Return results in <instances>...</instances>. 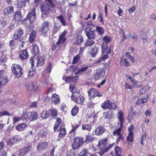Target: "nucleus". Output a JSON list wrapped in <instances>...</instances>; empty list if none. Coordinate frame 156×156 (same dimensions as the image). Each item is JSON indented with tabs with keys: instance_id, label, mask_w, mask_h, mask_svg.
<instances>
[{
	"instance_id": "35",
	"label": "nucleus",
	"mask_w": 156,
	"mask_h": 156,
	"mask_svg": "<svg viewBox=\"0 0 156 156\" xmlns=\"http://www.w3.org/2000/svg\"><path fill=\"white\" fill-rule=\"evenodd\" d=\"M9 81L8 78L6 76H3V77L0 78V82L1 85H5Z\"/></svg>"
},
{
	"instance_id": "9",
	"label": "nucleus",
	"mask_w": 156,
	"mask_h": 156,
	"mask_svg": "<svg viewBox=\"0 0 156 156\" xmlns=\"http://www.w3.org/2000/svg\"><path fill=\"white\" fill-rule=\"evenodd\" d=\"M50 24V23L48 21L44 22L40 28V31L44 34H46L49 30V26Z\"/></svg>"
},
{
	"instance_id": "31",
	"label": "nucleus",
	"mask_w": 156,
	"mask_h": 156,
	"mask_svg": "<svg viewBox=\"0 0 156 156\" xmlns=\"http://www.w3.org/2000/svg\"><path fill=\"white\" fill-rule=\"evenodd\" d=\"M50 114L48 110L44 111L41 114V118L44 119H46L49 117Z\"/></svg>"
},
{
	"instance_id": "41",
	"label": "nucleus",
	"mask_w": 156,
	"mask_h": 156,
	"mask_svg": "<svg viewBox=\"0 0 156 156\" xmlns=\"http://www.w3.org/2000/svg\"><path fill=\"white\" fill-rule=\"evenodd\" d=\"M127 35L128 37H126V39H129L130 37H131L134 41H136L137 40V35L135 34H131L130 32H129Z\"/></svg>"
},
{
	"instance_id": "47",
	"label": "nucleus",
	"mask_w": 156,
	"mask_h": 156,
	"mask_svg": "<svg viewBox=\"0 0 156 156\" xmlns=\"http://www.w3.org/2000/svg\"><path fill=\"white\" fill-rule=\"evenodd\" d=\"M111 53V49L108 50V51H105L104 54H103V56L102 57L104 58V60L108 58L109 57V55H110Z\"/></svg>"
},
{
	"instance_id": "2",
	"label": "nucleus",
	"mask_w": 156,
	"mask_h": 156,
	"mask_svg": "<svg viewBox=\"0 0 156 156\" xmlns=\"http://www.w3.org/2000/svg\"><path fill=\"white\" fill-rule=\"evenodd\" d=\"M12 72L17 78L20 77L22 74V69L20 66L17 64L12 65L11 67Z\"/></svg>"
},
{
	"instance_id": "15",
	"label": "nucleus",
	"mask_w": 156,
	"mask_h": 156,
	"mask_svg": "<svg viewBox=\"0 0 156 156\" xmlns=\"http://www.w3.org/2000/svg\"><path fill=\"white\" fill-rule=\"evenodd\" d=\"M105 76V70L104 69H100L97 70L95 74V79L98 80L102 78Z\"/></svg>"
},
{
	"instance_id": "56",
	"label": "nucleus",
	"mask_w": 156,
	"mask_h": 156,
	"mask_svg": "<svg viewBox=\"0 0 156 156\" xmlns=\"http://www.w3.org/2000/svg\"><path fill=\"white\" fill-rule=\"evenodd\" d=\"M47 133L46 132L43 131H41L39 134L41 137L43 138H47Z\"/></svg>"
},
{
	"instance_id": "7",
	"label": "nucleus",
	"mask_w": 156,
	"mask_h": 156,
	"mask_svg": "<svg viewBox=\"0 0 156 156\" xmlns=\"http://www.w3.org/2000/svg\"><path fill=\"white\" fill-rule=\"evenodd\" d=\"M24 116L25 118L31 121L36 120L38 118L37 113L34 111L28 112L24 114Z\"/></svg>"
},
{
	"instance_id": "34",
	"label": "nucleus",
	"mask_w": 156,
	"mask_h": 156,
	"mask_svg": "<svg viewBox=\"0 0 156 156\" xmlns=\"http://www.w3.org/2000/svg\"><path fill=\"white\" fill-rule=\"evenodd\" d=\"M95 30L98 34L101 36H102L104 33V29L102 27L98 26H96Z\"/></svg>"
},
{
	"instance_id": "40",
	"label": "nucleus",
	"mask_w": 156,
	"mask_h": 156,
	"mask_svg": "<svg viewBox=\"0 0 156 156\" xmlns=\"http://www.w3.org/2000/svg\"><path fill=\"white\" fill-rule=\"evenodd\" d=\"M82 129L83 130H86L88 131H90L92 129V127L90 125L85 124L82 126Z\"/></svg>"
},
{
	"instance_id": "29",
	"label": "nucleus",
	"mask_w": 156,
	"mask_h": 156,
	"mask_svg": "<svg viewBox=\"0 0 156 156\" xmlns=\"http://www.w3.org/2000/svg\"><path fill=\"white\" fill-rule=\"evenodd\" d=\"M108 140L107 138L101 139L99 140L98 144V146L99 147H101L102 146H105L107 144V141Z\"/></svg>"
},
{
	"instance_id": "63",
	"label": "nucleus",
	"mask_w": 156,
	"mask_h": 156,
	"mask_svg": "<svg viewBox=\"0 0 156 156\" xmlns=\"http://www.w3.org/2000/svg\"><path fill=\"white\" fill-rule=\"evenodd\" d=\"M5 115L10 116V115L7 111H5L3 112H0V117Z\"/></svg>"
},
{
	"instance_id": "12",
	"label": "nucleus",
	"mask_w": 156,
	"mask_h": 156,
	"mask_svg": "<svg viewBox=\"0 0 156 156\" xmlns=\"http://www.w3.org/2000/svg\"><path fill=\"white\" fill-rule=\"evenodd\" d=\"M88 95L91 98L98 96L100 97L102 94L100 93L97 90L94 88L90 89L88 92Z\"/></svg>"
},
{
	"instance_id": "1",
	"label": "nucleus",
	"mask_w": 156,
	"mask_h": 156,
	"mask_svg": "<svg viewBox=\"0 0 156 156\" xmlns=\"http://www.w3.org/2000/svg\"><path fill=\"white\" fill-rule=\"evenodd\" d=\"M48 3H42L40 8L41 12V18L44 20L49 15L51 8Z\"/></svg>"
},
{
	"instance_id": "14",
	"label": "nucleus",
	"mask_w": 156,
	"mask_h": 156,
	"mask_svg": "<svg viewBox=\"0 0 156 156\" xmlns=\"http://www.w3.org/2000/svg\"><path fill=\"white\" fill-rule=\"evenodd\" d=\"M115 143H112L109 145L107 147L104 148H100L99 151L98 153L101 156L103 155L105 153L107 152L113 146L115 145Z\"/></svg>"
},
{
	"instance_id": "39",
	"label": "nucleus",
	"mask_w": 156,
	"mask_h": 156,
	"mask_svg": "<svg viewBox=\"0 0 156 156\" xmlns=\"http://www.w3.org/2000/svg\"><path fill=\"white\" fill-rule=\"evenodd\" d=\"M57 18L60 21L61 24L62 25L65 26L66 25V22L62 15H60L59 16H57Z\"/></svg>"
},
{
	"instance_id": "27",
	"label": "nucleus",
	"mask_w": 156,
	"mask_h": 156,
	"mask_svg": "<svg viewBox=\"0 0 156 156\" xmlns=\"http://www.w3.org/2000/svg\"><path fill=\"white\" fill-rule=\"evenodd\" d=\"M99 48L98 46H95L94 48H92L91 53V56L94 57L98 54L99 51Z\"/></svg>"
},
{
	"instance_id": "36",
	"label": "nucleus",
	"mask_w": 156,
	"mask_h": 156,
	"mask_svg": "<svg viewBox=\"0 0 156 156\" xmlns=\"http://www.w3.org/2000/svg\"><path fill=\"white\" fill-rule=\"evenodd\" d=\"M50 115H51L53 117H57V110L55 108H52L48 110Z\"/></svg>"
},
{
	"instance_id": "60",
	"label": "nucleus",
	"mask_w": 156,
	"mask_h": 156,
	"mask_svg": "<svg viewBox=\"0 0 156 156\" xmlns=\"http://www.w3.org/2000/svg\"><path fill=\"white\" fill-rule=\"evenodd\" d=\"M14 142L15 143L17 142L18 141H20L21 139V137L19 136L16 135L12 137Z\"/></svg>"
},
{
	"instance_id": "38",
	"label": "nucleus",
	"mask_w": 156,
	"mask_h": 156,
	"mask_svg": "<svg viewBox=\"0 0 156 156\" xmlns=\"http://www.w3.org/2000/svg\"><path fill=\"white\" fill-rule=\"evenodd\" d=\"M60 132L59 133L58 136L60 138H62L66 135V130L65 129V128H63L62 129H60Z\"/></svg>"
},
{
	"instance_id": "62",
	"label": "nucleus",
	"mask_w": 156,
	"mask_h": 156,
	"mask_svg": "<svg viewBox=\"0 0 156 156\" xmlns=\"http://www.w3.org/2000/svg\"><path fill=\"white\" fill-rule=\"evenodd\" d=\"M15 143L14 142L13 139L12 138H10L9 139L7 143V144L10 146H12Z\"/></svg>"
},
{
	"instance_id": "3",
	"label": "nucleus",
	"mask_w": 156,
	"mask_h": 156,
	"mask_svg": "<svg viewBox=\"0 0 156 156\" xmlns=\"http://www.w3.org/2000/svg\"><path fill=\"white\" fill-rule=\"evenodd\" d=\"M101 107L104 109H116L117 107L115 103L111 102L107 100L104 101L101 105Z\"/></svg>"
},
{
	"instance_id": "44",
	"label": "nucleus",
	"mask_w": 156,
	"mask_h": 156,
	"mask_svg": "<svg viewBox=\"0 0 156 156\" xmlns=\"http://www.w3.org/2000/svg\"><path fill=\"white\" fill-rule=\"evenodd\" d=\"M33 53L36 55L39 53V48L37 45L34 44L33 46Z\"/></svg>"
},
{
	"instance_id": "61",
	"label": "nucleus",
	"mask_w": 156,
	"mask_h": 156,
	"mask_svg": "<svg viewBox=\"0 0 156 156\" xmlns=\"http://www.w3.org/2000/svg\"><path fill=\"white\" fill-rule=\"evenodd\" d=\"M43 3H48L49 5H50L51 7L52 8H54L55 7V5L53 3L51 0H45V2Z\"/></svg>"
},
{
	"instance_id": "59",
	"label": "nucleus",
	"mask_w": 156,
	"mask_h": 156,
	"mask_svg": "<svg viewBox=\"0 0 156 156\" xmlns=\"http://www.w3.org/2000/svg\"><path fill=\"white\" fill-rule=\"evenodd\" d=\"M86 152L87 150L86 149L83 148L81 150L78 156H86Z\"/></svg>"
},
{
	"instance_id": "20",
	"label": "nucleus",
	"mask_w": 156,
	"mask_h": 156,
	"mask_svg": "<svg viewBox=\"0 0 156 156\" xmlns=\"http://www.w3.org/2000/svg\"><path fill=\"white\" fill-rule=\"evenodd\" d=\"M23 30L20 28L16 30L13 36V38L16 40L19 39L23 35Z\"/></svg>"
},
{
	"instance_id": "48",
	"label": "nucleus",
	"mask_w": 156,
	"mask_h": 156,
	"mask_svg": "<svg viewBox=\"0 0 156 156\" xmlns=\"http://www.w3.org/2000/svg\"><path fill=\"white\" fill-rule=\"evenodd\" d=\"M95 43V41L93 40H88L87 41L85 44V46L87 47H90Z\"/></svg>"
},
{
	"instance_id": "6",
	"label": "nucleus",
	"mask_w": 156,
	"mask_h": 156,
	"mask_svg": "<svg viewBox=\"0 0 156 156\" xmlns=\"http://www.w3.org/2000/svg\"><path fill=\"white\" fill-rule=\"evenodd\" d=\"M35 10V8H33L31 11L29 13L27 16L25 18V20H29L30 24L33 23L36 18Z\"/></svg>"
},
{
	"instance_id": "19",
	"label": "nucleus",
	"mask_w": 156,
	"mask_h": 156,
	"mask_svg": "<svg viewBox=\"0 0 156 156\" xmlns=\"http://www.w3.org/2000/svg\"><path fill=\"white\" fill-rule=\"evenodd\" d=\"M26 87L27 90L31 91L34 90L35 91L38 89V87L37 86H35L33 83H29L27 84Z\"/></svg>"
},
{
	"instance_id": "33",
	"label": "nucleus",
	"mask_w": 156,
	"mask_h": 156,
	"mask_svg": "<svg viewBox=\"0 0 156 156\" xmlns=\"http://www.w3.org/2000/svg\"><path fill=\"white\" fill-rule=\"evenodd\" d=\"M108 45L105 42H103L102 44L101 49L102 54H104L105 51H108V50L111 49L110 48H107Z\"/></svg>"
},
{
	"instance_id": "23",
	"label": "nucleus",
	"mask_w": 156,
	"mask_h": 156,
	"mask_svg": "<svg viewBox=\"0 0 156 156\" xmlns=\"http://www.w3.org/2000/svg\"><path fill=\"white\" fill-rule=\"evenodd\" d=\"M28 56V53L26 50H24L20 52L19 57L21 59H26Z\"/></svg>"
},
{
	"instance_id": "30",
	"label": "nucleus",
	"mask_w": 156,
	"mask_h": 156,
	"mask_svg": "<svg viewBox=\"0 0 156 156\" xmlns=\"http://www.w3.org/2000/svg\"><path fill=\"white\" fill-rule=\"evenodd\" d=\"M22 19V16L20 12L17 11L14 16V20L16 21H19Z\"/></svg>"
},
{
	"instance_id": "10",
	"label": "nucleus",
	"mask_w": 156,
	"mask_h": 156,
	"mask_svg": "<svg viewBox=\"0 0 156 156\" xmlns=\"http://www.w3.org/2000/svg\"><path fill=\"white\" fill-rule=\"evenodd\" d=\"M67 34V32L64 30L59 34L58 41L57 42V44L59 45L64 43L66 40V37Z\"/></svg>"
},
{
	"instance_id": "50",
	"label": "nucleus",
	"mask_w": 156,
	"mask_h": 156,
	"mask_svg": "<svg viewBox=\"0 0 156 156\" xmlns=\"http://www.w3.org/2000/svg\"><path fill=\"white\" fill-rule=\"evenodd\" d=\"M74 78L69 76L64 77L62 79L65 80L67 83H70L73 81Z\"/></svg>"
},
{
	"instance_id": "13",
	"label": "nucleus",
	"mask_w": 156,
	"mask_h": 156,
	"mask_svg": "<svg viewBox=\"0 0 156 156\" xmlns=\"http://www.w3.org/2000/svg\"><path fill=\"white\" fill-rule=\"evenodd\" d=\"M31 149V144L29 145L27 147H24L23 149H20L19 151L18 156H24L28 152L30 151Z\"/></svg>"
},
{
	"instance_id": "49",
	"label": "nucleus",
	"mask_w": 156,
	"mask_h": 156,
	"mask_svg": "<svg viewBox=\"0 0 156 156\" xmlns=\"http://www.w3.org/2000/svg\"><path fill=\"white\" fill-rule=\"evenodd\" d=\"M115 154L118 156H120V155L122 151V149L119 147H116L115 148Z\"/></svg>"
},
{
	"instance_id": "4",
	"label": "nucleus",
	"mask_w": 156,
	"mask_h": 156,
	"mask_svg": "<svg viewBox=\"0 0 156 156\" xmlns=\"http://www.w3.org/2000/svg\"><path fill=\"white\" fill-rule=\"evenodd\" d=\"M83 139L81 137H77L75 138L72 145L73 149L76 150L81 146L83 142Z\"/></svg>"
},
{
	"instance_id": "32",
	"label": "nucleus",
	"mask_w": 156,
	"mask_h": 156,
	"mask_svg": "<svg viewBox=\"0 0 156 156\" xmlns=\"http://www.w3.org/2000/svg\"><path fill=\"white\" fill-rule=\"evenodd\" d=\"M103 117L105 119H110L113 117V115L111 111H108L104 113Z\"/></svg>"
},
{
	"instance_id": "22",
	"label": "nucleus",
	"mask_w": 156,
	"mask_h": 156,
	"mask_svg": "<svg viewBox=\"0 0 156 156\" xmlns=\"http://www.w3.org/2000/svg\"><path fill=\"white\" fill-rule=\"evenodd\" d=\"M120 64L122 66H130V62L128 60L124 57H122L119 62Z\"/></svg>"
},
{
	"instance_id": "17",
	"label": "nucleus",
	"mask_w": 156,
	"mask_h": 156,
	"mask_svg": "<svg viewBox=\"0 0 156 156\" xmlns=\"http://www.w3.org/2000/svg\"><path fill=\"white\" fill-rule=\"evenodd\" d=\"M14 8L10 6L5 8L3 10V14L5 16H11L14 12Z\"/></svg>"
},
{
	"instance_id": "37",
	"label": "nucleus",
	"mask_w": 156,
	"mask_h": 156,
	"mask_svg": "<svg viewBox=\"0 0 156 156\" xmlns=\"http://www.w3.org/2000/svg\"><path fill=\"white\" fill-rule=\"evenodd\" d=\"M26 4V2L22 0H18L17 2V7L20 9L25 7Z\"/></svg>"
},
{
	"instance_id": "58",
	"label": "nucleus",
	"mask_w": 156,
	"mask_h": 156,
	"mask_svg": "<svg viewBox=\"0 0 156 156\" xmlns=\"http://www.w3.org/2000/svg\"><path fill=\"white\" fill-rule=\"evenodd\" d=\"M61 124H58V123L55 122L54 128V130L56 131L57 130H58V129H61Z\"/></svg>"
},
{
	"instance_id": "45",
	"label": "nucleus",
	"mask_w": 156,
	"mask_h": 156,
	"mask_svg": "<svg viewBox=\"0 0 156 156\" xmlns=\"http://www.w3.org/2000/svg\"><path fill=\"white\" fill-rule=\"evenodd\" d=\"M79 108L76 106H74L71 111V114L73 116H75L78 113L79 111Z\"/></svg>"
},
{
	"instance_id": "8",
	"label": "nucleus",
	"mask_w": 156,
	"mask_h": 156,
	"mask_svg": "<svg viewBox=\"0 0 156 156\" xmlns=\"http://www.w3.org/2000/svg\"><path fill=\"white\" fill-rule=\"evenodd\" d=\"M105 128L102 126H99L94 130L93 132V135H95L97 136H100L102 135L105 131Z\"/></svg>"
},
{
	"instance_id": "11",
	"label": "nucleus",
	"mask_w": 156,
	"mask_h": 156,
	"mask_svg": "<svg viewBox=\"0 0 156 156\" xmlns=\"http://www.w3.org/2000/svg\"><path fill=\"white\" fill-rule=\"evenodd\" d=\"M85 31L88 39H94L95 37V34L94 30H91V28L89 27H87Z\"/></svg>"
},
{
	"instance_id": "42",
	"label": "nucleus",
	"mask_w": 156,
	"mask_h": 156,
	"mask_svg": "<svg viewBox=\"0 0 156 156\" xmlns=\"http://www.w3.org/2000/svg\"><path fill=\"white\" fill-rule=\"evenodd\" d=\"M89 68V66H86L85 67L80 69L76 73V74L81 75L85 72Z\"/></svg>"
},
{
	"instance_id": "43",
	"label": "nucleus",
	"mask_w": 156,
	"mask_h": 156,
	"mask_svg": "<svg viewBox=\"0 0 156 156\" xmlns=\"http://www.w3.org/2000/svg\"><path fill=\"white\" fill-rule=\"evenodd\" d=\"M69 88L70 91L73 93V94L76 93H80L79 90L78 89H76L74 85H70L69 86Z\"/></svg>"
},
{
	"instance_id": "28",
	"label": "nucleus",
	"mask_w": 156,
	"mask_h": 156,
	"mask_svg": "<svg viewBox=\"0 0 156 156\" xmlns=\"http://www.w3.org/2000/svg\"><path fill=\"white\" fill-rule=\"evenodd\" d=\"M7 59L6 51H2V55L0 57V61L4 63L7 61Z\"/></svg>"
},
{
	"instance_id": "57",
	"label": "nucleus",
	"mask_w": 156,
	"mask_h": 156,
	"mask_svg": "<svg viewBox=\"0 0 156 156\" xmlns=\"http://www.w3.org/2000/svg\"><path fill=\"white\" fill-rule=\"evenodd\" d=\"M146 133L145 132L142 136L140 139V142L142 145H143L144 144V143H143V141L145 140V139L146 138Z\"/></svg>"
},
{
	"instance_id": "18",
	"label": "nucleus",
	"mask_w": 156,
	"mask_h": 156,
	"mask_svg": "<svg viewBox=\"0 0 156 156\" xmlns=\"http://www.w3.org/2000/svg\"><path fill=\"white\" fill-rule=\"evenodd\" d=\"M60 98L59 96L56 94L52 95L51 98V101L52 103L55 105L59 104L60 102Z\"/></svg>"
},
{
	"instance_id": "55",
	"label": "nucleus",
	"mask_w": 156,
	"mask_h": 156,
	"mask_svg": "<svg viewBox=\"0 0 156 156\" xmlns=\"http://www.w3.org/2000/svg\"><path fill=\"white\" fill-rule=\"evenodd\" d=\"M103 40L105 41L104 42H105L107 44V43H108L110 42L111 41V39L110 37L107 36H106L103 37Z\"/></svg>"
},
{
	"instance_id": "64",
	"label": "nucleus",
	"mask_w": 156,
	"mask_h": 156,
	"mask_svg": "<svg viewBox=\"0 0 156 156\" xmlns=\"http://www.w3.org/2000/svg\"><path fill=\"white\" fill-rule=\"evenodd\" d=\"M105 61L104 58L102 56L100 57L98 61H96L95 63L97 65H99L100 63H101L102 62Z\"/></svg>"
},
{
	"instance_id": "54",
	"label": "nucleus",
	"mask_w": 156,
	"mask_h": 156,
	"mask_svg": "<svg viewBox=\"0 0 156 156\" xmlns=\"http://www.w3.org/2000/svg\"><path fill=\"white\" fill-rule=\"evenodd\" d=\"M133 133H129L128 136L127 137V140L128 141L132 142L133 141Z\"/></svg>"
},
{
	"instance_id": "46",
	"label": "nucleus",
	"mask_w": 156,
	"mask_h": 156,
	"mask_svg": "<svg viewBox=\"0 0 156 156\" xmlns=\"http://www.w3.org/2000/svg\"><path fill=\"white\" fill-rule=\"evenodd\" d=\"M36 32L35 31H33L30 34L29 38V40L30 42H32L35 39L36 36Z\"/></svg>"
},
{
	"instance_id": "25",
	"label": "nucleus",
	"mask_w": 156,
	"mask_h": 156,
	"mask_svg": "<svg viewBox=\"0 0 156 156\" xmlns=\"http://www.w3.org/2000/svg\"><path fill=\"white\" fill-rule=\"evenodd\" d=\"M75 40V43L77 45H80L82 43L83 41V37L80 35L79 34L76 36Z\"/></svg>"
},
{
	"instance_id": "52",
	"label": "nucleus",
	"mask_w": 156,
	"mask_h": 156,
	"mask_svg": "<svg viewBox=\"0 0 156 156\" xmlns=\"http://www.w3.org/2000/svg\"><path fill=\"white\" fill-rule=\"evenodd\" d=\"M94 140V138L91 135H87L86 136V142L89 143Z\"/></svg>"
},
{
	"instance_id": "53",
	"label": "nucleus",
	"mask_w": 156,
	"mask_h": 156,
	"mask_svg": "<svg viewBox=\"0 0 156 156\" xmlns=\"http://www.w3.org/2000/svg\"><path fill=\"white\" fill-rule=\"evenodd\" d=\"M80 126L79 124H74L72 125V129L70 132L69 133H73L75 132L76 130Z\"/></svg>"
},
{
	"instance_id": "5",
	"label": "nucleus",
	"mask_w": 156,
	"mask_h": 156,
	"mask_svg": "<svg viewBox=\"0 0 156 156\" xmlns=\"http://www.w3.org/2000/svg\"><path fill=\"white\" fill-rule=\"evenodd\" d=\"M71 98L75 103L80 104H83L84 100L83 97L80 93L72 94Z\"/></svg>"
},
{
	"instance_id": "24",
	"label": "nucleus",
	"mask_w": 156,
	"mask_h": 156,
	"mask_svg": "<svg viewBox=\"0 0 156 156\" xmlns=\"http://www.w3.org/2000/svg\"><path fill=\"white\" fill-rule=\"evenodd\" d=\"M27 126V125L25 123H20L16 127V129L19 131H21L24 130Z\"/></svg>"
},
{
	"instance_id": "51",
	"label": "nucleus",
	"mask_w": 156,
	"mask_h": 156,
	"mask_svg": "<svg viewBox=\"0 0 156 156\" xmlns=\"http://www.w3.org/2000/svg\"><path fill=\"white\" fill-rule=\"evenodd\" d=\"M45 59L43 57L40 58L37 61V65L40 66L43 65Z\"/></svg>"
},
{
	"instance_id": "21",
	"label": "nucleus",
	"mask_w": 156,
	"mask_h": 156,
	"mask_svg": "<svg viewBox=\"0 0 156 156\" xmlns=\"http://www.w3.org/2000/svg\"><path fill=\"white\" fill-rule=\"evenodd\" d=\"M47 145L48 143L46 141L40 142L37 145V149L38 151L44 150L47 147Z\"/></svg>"
},
{
	"instance_id": "16",
	"label": "nucleus",
	"mask_w": 156,
	"mask_h": 156,
	"mask_svg": "<svg viewBox=\"0 0 156 156\" xmlns=\"http://www.w3.org/2000/svg\"><path fill=\"white\" fill-rule=\"evenodd\" d=\"M122 129V127L120 126V127L118 129L114 131L113 133V134L114 136H118V137L117 139V142H118L119 141H120V140H122L124 139L121 133V131Z\"/></svg>"
},
{
	"instance_id": "26",
	"label": "nucleus",
	"mask_w": 156,
	"mask_h": 156,
	"mask_svg": "<svg viewBox=\"0 0 156 156\" xmlns=\"http://www.w3.org/2000/svg\"><path fill=\"white\" fill-rule=\"evenodd\" d=\"M118 119L120 122V125L121 127L122 126V124L124 122L123 119V113L121 111H119L118 113Z\"/></svg>"
}]
</instances>
